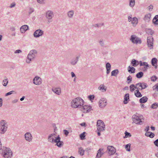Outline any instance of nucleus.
I'll return each mask as SVG.
<instances>
[{"mask_svg":"<svg viewBox=\"0 0 158 158\" xmlns=\"http://www.w3.org/2000/svg\"><path fill=\"white\" fill-rule=\"evenodd\" d=\"M84 102L80 97L73 99L71 102V106L73 108H81L83 105Z\"/></svg>","mask_w":158,"mask_h":158,"instance_id":"obj_1","label":"nucleus"},{"mask_svg":"<svg viewBox=\"0 0 158 158\" xmlns=\"http://www.w3.org/2000/svg\"><path fill=\"white\" fill-rule=\"evenodd\" d=\"M2 155L4 158H11L12 152L10 148L3 147L2 148Z\"/></svg>","mask_w":158,"mask_h":158,"instance_id":"obj_2","label":"nucleus"},{"mask_svg":"<svg viewBox=\"0 0 158 158\" xmlns=\"http://www.w3.org/2000/svg\"><path fill=\"white\" fill-rule=\"evenodd\" d=\"M37 53V51L36 50L33 49L31 50L27 57L26 63L27 64L30 63L32 60L36 57Z\"/></svg>","mask_w":158,"mask_h":158,"instance_id":"obj_3","label":"nucleus"},{"mask_svg":"<svg viewBox=\"0 0 158 158\" xmlns=\"http://www.w3.org/2000/svg\"><path fill=\"white\" fill-rule=\"evenodd\" d=\"M132 118L133 123L136 124L141 125L143 124V118L142 115H140L139 114L136 113L133 115Z\"/></svg>","mask_w":158,"mask_h":158,"instance_id":"obj_4","label":"nucleus"},{"mask_svg":"<svg viewBox=\"0 0 158 158\" xmlns=\"http://www.w3.org/2000/svg\"><path fill=\"white\" fill-rule=\"evenodd\" d=\"M8 126L6 120H1L0 121V133L4 134L7 130Z\"/></svg>","mask_w":158,"mask_h":158,"instance_id":"obj_5","label":"nucleus"},{"mask_svg":"<svg viewBox=\"0 0 158 158\" xmlns=\"http://www.w3.org/2000/svg\"><path fill=\"white\" fill-rule=\"evenodd\" d=\"M97 130L99 131H103L105 130V125L103 122L101 120H98L97 122Z\"/></svg>","mask_w":158,"mask_h":158,"instance_id":"obj_6","label":"nucleus"},{"mask_svg":"<svg viewBox=\"0 0 158 158\" xmlns=\"http://www.w3.org/2000/svg\"><path fill=\"white\" fill-rule=\"evenodd\" d=\"M130 40L134 44H140L141 43L140 39L137 37L135 35H131L130 38Z\"/></svg>","mask_w":158,"mask_h":158,"instance_id":"obj_7","label":"nucleus"},{"mask_svg":"<svg viewBox=\"0 0 158 158\" xmlns=\"http://www.w3.org/2000/svg\"><path fill=\"white\" fill-rule=\"evenodd\" d=\"M128 21L131 22L133 27H135L138 23V19L136 17L132 18L131 16L128 17Z\"/></svg>","mask_w":158,"mask_h":158,"instance_id":"obj_8","label":"nucleus"},{"mask_svg":"<svg viewBox=\"0 0 158 158\" xmlns=\"http://www.w3.org/2000/svg\"><path fill=\"white\" fill-rule=\"evenodd\" d=\"M99 105L101 108H103L107 105V99L106 98H102L99 102Z\"/></svg>","mask_w":158,"mask_h":158,"instance_id":"obj_9","label":"nucleus"},{"mask_svg":"<svg viewBox=\"0 0 158 158\" xmlns=\"http://www.w3.org/2000/svg\"><path fill=\"white\" fill-rule=\"evenodd\" d=\"M33 83L36 85H40L42 83V79L39 77L35 76L33 80Z\"/></svg>","mask_w":158,"mask_h":158,"instance_id":"obj_10","label":"nucleus"},{"mask_svg":"<svg viewBox=\"0 0 158 158\" xmlns=\"http://www.w3.org/2000/svg\"><path fill=\"white\" fill-rule=\"evenodd\" d=\"M81 108V110L84 113L89 112L92 110L91 107L88 105H83Z\"/></svg>","mask_w":158,"mask_h":158,"instance_id":"obj_11","label":"nucleus"},{"mask_svg":"<svg viewBox=\"0 0 158 158\" xmlns=\"http://www.w3.org/2000/svg\"><path fill=\"white\" fill-rule=\"evenodd\" d=\"M153 37L152 36H150L147 38V45L150 49L153 48Z\"/></svg>","mask_w":158,"mask_h":158,"instance_id":"obj_12","label":"nucleus"},{"mask_svg":"<svg viewBox=\"0 0 158 158\" xmlns=\"http://www.w3.org/2000/svg\"><path fill=\"white\" fill-rule=\"evenodd\" d=\"M44 32V31L41 29H38L34 32L33 35L35 37L39 38L43 35Z\"/></svg>","mask_w":158,"mask_h":158,"instance_id":"obj_13","label":"nucleus"},{"mask_svg":"<svg viewBox=\"0 0 158 158\" xmlns=\"http://www.w3.org/2000/svg\"><path fill=\"white\" fill-rule=\"evenodd\" d=\"M60 138L58 135L55 139V143H56V145H57L59 147H61L64 144L63 141H60Z\"/></svg>","mask_w":158,"mask_h":158,"instance_id":"obj_14","label":"nucleus"},{"mask_svg":"<svg viewBox=\"0 0 158 158\" xmlns=\"http://www.w3.org/2000/svg\"><path fill=\"white\" fill-rule=\"evenodd\" d=\"M45 16L46 19H52L54 16V14L53 11L48 10L46 12Z\"/></svg>","mask_w":158,"mask_h":158,"instance_id":"obj_15","label":"nucleus"},{"mask_svg":"<svg viewBox=\"0 0 158 158\" xmlns=\"http://www.w3.org/2000/svg\"><path fill=\"white\" fill-rule=\"evenodd\" d=\"M25 140L27 142H31L32 139V136L31 134L29 132L26 133L24 135Z\"/></svg>","mask_w":158,"mask_h":158,"instance_id":"obj_16","label":"nucleus"},{"mask_svg":"<svg viewBox=\"0 0 158 158\" xmlns=\"http://www.w3.org/2000/svg\"><path fill=\"white\" fill-rule=\"evenodd\" d=\"M107 151L110 155H114L116 152V150L114 148L111 146H108L107 147Z\"/></svg>","mask_w":158,"mask_h":158,"instance_id":"obj_17","label":"nucleus"},{"mask_svg":"<svg viewBox=\"0 0 158 158\" xmlns=\"http://www.w3.org/2000/svg\"><path fill=\"white\" fill-rule=\"evenodd\" d=\"M56 138L55 137L54 134H51L48 137V140L51 143H55V139Z\"/></svg>","mask_w":158,"mask_h":158,"instance_id":"obj_18","label":"nucleus"},{"mask_svg":"<svg viewBox=\"0 0 158 158\" xmlns=\"http://www.w3.org/2000/svg\"><path fill=\"white\" fill-rule=\"evenodd\" d=\"M80 56H77L75 58L73 59L70 61V63L72 65H75L77 63L79 58Z\"/></svg>","mask_w":158,"mask_h":158,"instance_id":"obj_19","label":"nucleus"},{"mask_svg":"<svg viewBox=\"0 0 158 158\" xmlns=\"http://www.w3.org/2000/svg\"><path fill=\"white\" fill-rule=\"evenodd\" d=\"M52 90L54 93L57 95L60 94L61 93V89L60 88H53L52 89Z\"/></svg>","mask_w":158,"mask_h":158,"instance_id":"obj_20","label":"nucleus"},{"mask_svg":"<svg viewBox=\"0 0 158 158\" xmlns=\"http://www.w3.org/2000/svg\"><path fill=\"white\" fill-rule=\"evenodd\" d=\"M67 16L69 19H72L74 15V11L70 10L67 12Z\"/></svg>","mask_w":158,"mask_h":158,"instance_id":"obj_21","label":"nucleus"},{"mask_svg":"<svg viewBox=\"0 0 158 158\" xmlns=\"http://www.w3.org/2000/svg\"><path fill=\"white\" fill-rule=\"evenodd\" d=\"M28 26L27 25H23L21 27H20V31L22 33H23L25 32L28 30Z\"/></svg>","mask_w":158,"mask_h":158,"instance_id":"obj_22","label":"nucleus"},{"mask_svg":"<svg viewBox=\"0 0 158 158\" xmlns=\"http://www.w3.org/2000/svg\"><path fill=\"white\" fill-rule=\"evenodd\" d=\"M157 60L156 58H153L151 60V63L152 66H154L155 68L156 69L157 67Z\"/></svg>","mask_w":158,"mask_h":158,"instance_id":"obj_23","label":"nucleus"},{"mask_svg":"<svg viewBox=\"0 0 158 158\" xmlns=\"http://www.w3.org/2000/svg\"><path fill=\"white\" fill-rule=\"evenodd\" d=\"M129 94H125L124 96L123 103L124 104H127L129 99Z\"/></svg>","mask_w":158,"mask_h":158,"instance_id":"obj_24","label":"nucleus"},{"mask_svg":"<svg viewBox=\"0 0 158 158\" xmlns=\"http://www.w3.org/2000/svg\"><path fill=\"white\" fill-rule=\"evenodd\" d=\"M151 15L150 14L145 15L144 18V20L146 22H149L150 20Z\"/></svg>","mask_w":158,"mask_h":158,"instance_id":"obj_25","label":"nucleus"},{"mask_svg":"<svg viewBox=\"0 0 158 158\" xmlns=\"http://www.w3.org/2000/svg\"><path fill=\"white\" fill-rule=\"evenodd\" d=\"M148 98L146 96H144L141 98L139 100V102L141 103H144L146 102Z\"/></svg>","mask_w":158,"mask_h":158,"instance_id":"obj_26","label":"nucleus"},{"mask_svg":"<svg viewBox=\"0 0 158 158\" xmlns=\"http://www.w3.org/2000/svg\"><path fill=\"white\" fill-rule=\"evenodd\" d=\"M130 90L131 92H133L136 89H140L139 88V87H137L136 86H135V85L133 84H132L130 85Z\"/></svg>","mask_w":158,"mask_h":158,"instance_id":"obj_27","label":"nucleus"},{"mask_svg":"<svg viewBox=\"0 0 158 158\" xmlns=\"http://www.w3.org/2000/svg\"><path fill=\"white\" fill-rule=\"evenodd\" d=\"M131 64L132 66L136 67L139 64V62L137 60L133 59L131 60Z\"/></svg>","mask_w":158,"mask_h":158,"instance_id":"obj_28","label":"nucleus"},{"mask_svg":"<svg viewBox=\"0 0 158 158\" xmlns=\"http://www.w3.org/2000/svg\"><path fill=\"white\" fill-rule=\"evenodd\" d=\"M158 22V15H156L153 18L152 22L155 25H158V23H157Z\"/></svg>","mask_w":158,"mask_h":158,"instance_id":"obj_29","label":"nucleus"},{"mask_svg":"<svg viewBox=\"0 0 158 158\" xmlns=\"http://www.w3.org/2000/svg\"><path fill=\"white\" fill-rule=\"evenodd\" d=\"M135 94L136 97L138 98L141 97L142 96L138 89L136 90L135 91Z\"/></svg>","mask_w":158,"mask_h":158,"instance_id":"obj_30","label":"nucleus"},{"mask_svg":"<svg viewBox=\"0 0 158 158\" xmlns=\"http://www.w3.org/2000/svg\"><path fill=\"white\" fill-rule=\"evenodd\" d=\"M128 68L130 69H128V72H131V73H135V69L134 67L129 66L128 67Z\"/></svg>","mask_w":158,"mask_h":158,"instance_id":"obj_31","label":"nucleus"},{"mask_svg":"<svg viewBox=\"0 0 158 158\" xmlns=\"http://www.w3.org/2000/svg\"><path fill=\"white\" fill-rule=\"evenodd\" d=\"M103 153L101 152V149H100L98 151L96 157L98 158H99L103 155Z\"/></svg>","mask_w":158,"mask_h":158,"instance_id":"obj_32","label":"nucleus"},{"mask_svg":"<svg viewBox=\"0 0 158 158\" xmlns=\"http://www.w3.org/2000/svg\"><path fill=\"white\" fill-rule=\"evenodd\" d=\"M98 89L99 90H102L103 92H105L106 90V89L105 88V86L103 85H101L98 87Z\"/></svg>","mask_w":158,"mask_h":158,"instance_id":"obj_33","label":"nucleus"},{"mask_svg":"<svg viewBox=\"0 0 158 158\" xmlns=\"http://www.w3.org/2000/svg\"><path fill=\"white\" fill-rule=\"evenodd\" d=\"M143 73L142 72H140L137 73L136 75V77L138 78H140L143 76Z\"/></svg>","mask_w":158,"mask_h":158,"instance_id":"obj_34","label":"nucleus"},{"mask_svg":"<svg viewBox=\"0 0 158 158\" xmlns=\"http://www.w3.org/2000/svg\"><path fill=\"white\" fill-rule=\"evenodd\" d=\"M135 0H129V6L131 7H133L135 5Z\"/></svg>","mask_w":158,"mask_h":158,"instance_id":"obj_35","label":"nucleus"},{"mask_svg":"<svg viewBox=\"0 0 158 158\" xmlns=\"http://www.w3.org/2000/svg\"><path fill=\"white\" fill-rule=\"evenodd\" d=\"M118 69L114 70L111 72V75L112 76H115L118 73Z\"/></svg>","mask_w":158,"mask_h":158,"instance_id":"obj_36","label":"nucleus"},{"mask_svg":"<svg viewBox=\"0 0 158 158\" xmlns=\"http://www.w3.org/2000/svg\"><path fill=\"white\" fill-rule=\"evenodd\" d=\"M78 152L79 154L81 156L83 155L84 154V151L81 147L79 148Z\"/></svg>","mask_w":158,"mask_h":158,"instance_id":"obj_37","label":"nucleus"},{"mask_svg":"<svg viewBox=\"0 0 158 158\" xmlns=\"http://www.w3.org/2000/svg\"><path fill=\"white\" fill-rule=\"evenodd\" d=\"M8 83V79L7 78L4 79L3 81L2 85L4 86H6Z\"/></svg>","mask_w":158,"mask_h":158,"instance_id":"obj_38","label":"nucleus"},{"mask_svg":"<svg viewBox=\"0 0 158 158\" xmlns=\"http://www.w3.org/2000/svg\"><path fill=\"white\" fill-rule=\"evenodd\" d=\"M158 107V103L155 102L151 106V108L152 109H155Z\"/></svg>","mask_w":158,"mask_h":158,"instance_id":"obj_39","label":"nucleus"},{"mask_svg":"<svg viewBox=\"0 0 158 158\" xmlns=\"http://www.w3.org/2000/svg\"><path fill=\"white\" fill-rule=\"evenodd\" d=\"M85 132H83V133L81 134L80 135V137L81 139L83 140L85 139Z\"/></svg>","mask_w":158,"mask_h":158,"instance_id":"obj_40","label":"nucleus"},{"mask_svg":"<svg viewBox=\"0 0 158 158\" xmlns=\"http://www.w3.org/2000/svg\"><path fill=\"white\" fill-rule=\"evenodd\" d=\"M16 93L15 91H11L10 92H8L5 94V96H6L9 95H10L12 94H15Z\"/></svg>","mask_w":158,"mask_h":158,"instance_id":"obj_41","label":"nucleus"},{"mask_svg":"<svg viewBox=\"0 0 158 158\" xmlns=\"http://www.w3.org/2000/svg\"><path fill=\"white\" fill-rule=\"evenodd\" d=\"M142 86L141 88V89H145L146 88H147L148 87V85L147 84L144 82L142 83Z\"/></svg>","mask_w":158,"mask_h":158,"instance_id":"obj_42","label":"nucleus"},{"mask_svg":"<svg viewBox=\"0 0 158 158\" xmlns=\"http://www.w3.org/2000/svg\"><path fill=\"white\" fill-rule=\"evenodd\" d=\"M125 136L124 137V138H126L127 137H130L131 136V135L128 132H127L126 131L125 133Z\"/></svg>","mask_w":158,"mask_h":158,"instance_id":"obj_43","label":"nucleus"},{"mask_svg":"<svg viewBox=\"0 0 158 158\" xmlns=\"http://www.w3.org/2000/svg\"><path fill=\"white\" fill-rule=\"evenodd\" d=\"M143 66H144V68L146 70L148 69V67H149V66L148 63L146 62H143Z\"/></svg>","mask_w":158,"mask_h":158,"instance_id":"obj_44","label":"nucleus"},{"mask_svg":"<svg viewBox=\"0 0 158 158\" xmlns=\"http://www.w3.org/2000/svg\"><path fill=\"white\" fill-rule=\"evenodd\" d=\"M46 0H37V2L41 4H44L45 3Z\"/></svg>","mask_w":158,"mask_h":158,"instance_id":"obj_45","label":"nucleus"},{"mask_svg":"<svg viewBox=\"0 0 158 158\" xmlns=\"http://www.w3.org/2000/svg\"><path fill=\"white\" fill-rule=\"evenodd\" d=\"M132 80V78L131 76H129L127 77V83L128 84H130Z\"/></svg>","mask_w":158,"mask_h":158,"instance_id":"obj_46","label":"nucleus"},{"mask_svg":"<svg viewBox=\"0 0 158 158\" xmlns=\"http://www.w3.org/2000/svg\"><path fill=\"white\" fill-rule=\"evenodd\" d=\"M157 79V77L155 75L151 77V81H155Z\"/></svg>","mask_w":158,"mask_h":158,"instance_id":"obj_47","label":"nucleus"},{"mask_svg":"<svg viewBox=\"0 0 158 158\" xmlns=\"http://www.w3.org/2000/svg\"><path fill=\"white\" fill-rule=\"evenodd\" d=\"M131 144H127L125 146V148L126 149L127 151H130V148Z\"/></svg>","mask_w":158,"mask_h":158,"instance_id":"obj_48","label":"nucleus"},{"mask_svg":"<svg viewBox=\"0 0 158 158\" xmlns=\"http://www.w3.org/2000/svg\"><path fill=\"white\" fill-rule=\"evenodd\" d=\"M99 43L102 46H103L104 45V41L102 39H101L99 41Z\"/></svg>","mask_w":158,"mask_h":158,"instance_id":"obj_49","label":"nucleus"},{"mask_svg":"<svg viewBox=\"0 0 158 158\" xmlns=\"http://www.w3.org/2000/svg\"><path fill=\"white\" fill-rule=\"evenodd\" d=\"M89 99L90 101L93 100L94 98V95H90L88 96Z\"/></svg>","mask_w":158,"mask_h":158,"instance_id":"obj_50","label":"nucleus"},{"mask_svg":"<svg viewBox=\"0 0 158 158\" xmlns=\"http://www.w3.org/2000/svg\"><path fill=\"white\" fill-rule=\"evenodd\" d=\"M34 11V10L33 8L32 7H30L29 11V14H31L32 12H33Z\"/></svg>","mask_w":158,"mask_h":158,"instance_id":"obj_51","label":"nucleus"},{"mask_svg":"<svg viewBox=\"0 0 158 158\" xmlns=\"http://www.w3.org/2000/svg\"><path fill=\"white\" fill-rule=\"evenodd\" d=\"M106 69H110L111 65L110 63H107L106 64Z\"/></svg>","mask_w":158,"mask_h":158,"instance_id":"obj_52","label":"nucleus"},{"mask_svg":"<svg viewBox=\"0 0 158 158\" xmlns=\"http://www.w3.org/2000/svg\"><path fill=\"white\" fill-rule=\"evenodd\" d=\"M103 25V23H100L99 24H95L93 25V26L95 27H101Z\"/></svg>","mask_w":158,"mask_h":158,"instance_id":"obj_53","label":"nucleus"},{"mask_svg":"<svg viewBox=\"0 0 158 158\" xmlns=\"http://www.w3.org/2000/svg\"><path fill=\"white\" fill-rule=\"evenodd\" d=\"M150 134L148 135L149 137L151 138H153L154 137L155 135L154 134L151 132H150Z\"/></svg>","mask_w":158,"mask_h":158,"instance_id":"obj_54","label":"nucleus"},{"mask_svg":"<svg viewBox=\"0 0 158 158\" xmlns=\"http://www.w3.org/2000/svg\"><path fill=\"white\" fill-rule=\"evenodd\" d=\"M153 89H156L158 91V83L156 84L153 87Z\"/></svg>","mask_w":158,"mask_h":158,"instance_id":"obj_55","label":"nucleus"},{"mask_svg":"<svg viewBox=\"0 0 158 158\" xmlns=\"http://www.w3.org/2000/svg\"><path fill=\"white\" fill-rule=\"evenodd\" d=\"M63 131L66 136H67L69 134V132L67 130H64Z\"/></svg>","mask_w":158,"mask_h":158,"instance_id":"obj_56","label":"nucleus"},{"mask_svg":"<svg viewBox=\"0 0 158 158\" xmlns=\"http://www.w3.org/2000/svg\"><path fill=\"white\" fill-rule=\"evenodd\" d=\"M22 52V51L21 50L18 49L16 50L15 52L14 53L15 54H17V53H21Z\"/></svg>","mask_w":158,"mask_h":158,"instance_id":"obj_57","label":"nucleus"},{"mask_svg":"<svg viewBox=\"0 0 158 158\" xmlns=\"http://www.w3.org/2000/svg\"><path fill=\"white\" fill-rule=\"evenodd\" d=\"M154 143L156 146L158 147V139L154 142Z\"/></svg>","mask_w":158,"mask_h":158,"instance_id":"obj_58","label":"nucleus"},{"mask_svg":"<svg viewBox=\"0 0 158 158\" xmlns=\"http://www.w3.org/2000/svg\"><path fill=\"white\" fill-rule=\"evenodd\" d=\"M148 9L149 10H152L153 8V6L152 5H150L148 7Z\"/></svg>","mask_w":158,"mask_h":158,"instance_id":"obj_59","label":"nucleus"},{"mask_svg":"<svg viewBox=\"0 0 158 158\" xmlns=\"http://www.w3.org/2000/svg\"><path fill=\"white\" fill-rule=\"evenodd\" d=\"M15 2L12 3L10 4V8H13L15 6Z\"/></svg>","mask_w":158,"mask_h":158,"instance_id":"obj_60","label":"nucleus"},{"mask_svg":"<svg viewBox=\"0 0 158 158\" xmlns=\"http://www.w3.org/2000/svg\"><path fill=\"white\" fill-rule=\"evenodd\" d=\"M142 83L139 82L138 83H137L136 84V86L137 87H138V86H139V87H140L141 88L142 86Z\"/></svg>","mask_w":158,"mask_h":158,"instance_id":"obj_61","label":"nucleus"},{"mask_svg":"<svg viewBox=\"0 0 158 158\" xmlns=\"http://www.w3.org/2000/svg\"><path fill=\"white\" fill-rule=\"evenodd\" d=\"M3 100L1 98H0V107H1L2 106Z\"/></svg>","mask_w":158,"mask_h":158,"instance_id":"obj_62","label":"nucleus"},{"mask_svg":"<svg viewBox=\"0 0 158 158\" xmlns=\"http://www.w3.org/2000/svg\"><path fill=\"white\" fill-rule=\"evenodd\" d=\"M48 19V23L49 24L52 21V19Z\"/></svg>","mask_w":158,"mask_h":158,"instance_id":"obj_63","label":"nucleus"},{"mask_svg":"<svg viewBox=\"0 0 158 158\" xmlns=\"http://www.w3.org/2000/svg\"><path fill=\"white\" fill-rule=\"evenodd\" d=\"M10 29L11 31H15V29L14 27H10Z\"/></svg>","mask_w":158,"mask_h":158,"instance_id":"obj_64","label":"nucleus"}]
</instances>
